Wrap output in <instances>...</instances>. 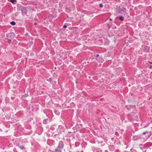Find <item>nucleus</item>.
<instances>
[{"label": "nucleus", "mask_w": 152, "mask_h": 152, "mask_svg": "<svg viewBox=\"0 0 152 152\" xmlns=\"http://www.w3.org/2000/svg\"><path fill=\"white\" fill-rule=\"evenodd\" d=\"M143 152H146V150H145L144 151H143Z\"/></svg>", "instance_id": "393cba45"}, {"label": "nucleus", "mask_w": 152, "mask_h": 152, "mask_svg": "<svg viewBox=\"0 0 152 152\" xmlns=\"http://www.w3.org/2000/svg\"><path fill=\"white\" fill-rule=\"evenodd\" d=\"M120 6H119L118 7H117L115 8V12L118 13H120L121 12V11L120 10Z\"/></svg>", "instance_id": "39448f33"}, {"label": "nucleus", "mask_w": 152, "mask_h": 152, "mask_svg": "<svg viewBox=\"0 0 152 152\" xmlns=\"http://www.w3.org/2000/svg\"><path fill=\"white\" fill-rule=\"evenodd\" d=\"M18 146L19 148H20L21 150H23L26 149V148L25 147L24 145H18Z\"/></svg>", "instance_id": "423d86ee"}, {"label": "nucleus", "mask_w": 152, "mask_h": 152, "mask_svg": "<svg viewBox=\"0 0 152 152\" xmlns=\"http://www.w3.org/2000/svg\"><path fill=\"white\" fill-rule=\"evenodd\" d=\"M62 128V126H58V130L59 129H61Z\"/></svg>", "instance_id": "a211bd4d"}, {"label": "nucleus", "mask_w": 152, "mask_h": 152, "mask_svg": "<svg viewBox=\"0 0 152 152\" xmlns=\"http://www.w3.org/2000/svg\"><path fill=\"white\" fill-rule=\"evenodd\" d=\"M37 23H34V25H37Z\"/></svg>", "instance_id": "b1692460"}, {"label": "nucleus", "mask_w": 152, "mask_h": 152, "mask_svg": "<svg viewBox=\"0 0 152 152\" xmlns=\"http://www.w3.org/2000/svg\"><path fill=\"white\" fill-rule=\"evenodd\" d=\"M9 1L11 2L12 3L15 4L16 3V0H8Z\"/></svg>", "instance_id": "1a4fd4ad"}, {"label": "nucleus", "mask_w": 152, "mask_h": 152, "mask_svg": "<svg viewBox=\"0 0 152 152\" xmlns=\"http://www.w3.org/2000/svg\"><path fill=\"white\" fill-rule=\"evenodd\" d=\"M11 42V40L10 39H8V43L9 44H10Z\"/></svg>", "instance_id": "4468645a"}, {"label": "nucleus", "mask_w": 152, "mask_h": 152, "mask_svg": "<svg viewBox=\"0 0 152 152\" xmlns=\"http://www.w3.org/2000/svg\"><path fill=\"white\" fill-rule=\"evenodd\" d=\"M99 7L100 8H102L103 7V4H99Z\"/></svg>", "instance_id": "dca6fc26"}, {"label": "nucleus", "mask_w": 152, "mask_h": 152, "mask_svg": "<svg viewBox=\"0 0 152 152\" xmlns=\"http://www.w3.org/2000/svg\"><path fill=\"white\" fill-rule=\"evenodd\" d=\"M140 136L138 135H134L132 137V139L134 140H136L137 139L140 138Z\"/></svg>", "instance_id": "20e7f679"}, {"label": "nucleus", "mask_w": 152, "mask_h": 152, "mask_svg": "<svg viewBox=\"0 0 152 152\" xmlns=\"http://www.w3.org/2000/svg\"><path fill=\"white\" fill-rule=\"evenodd\" d=\"M11 36H13V37H14V35H15V34H14V33H11Z\"/></svg>", "instance_id": "4be33fe9"}, {"label": "nucleus", "mask_w": 152, "mask_h": 152, "mask_svg": "<svg viewBox=\"0 0 152 152\" xmlns=\"http://www.w3.org/2000/svg\"><path fill=\"white\" fill-rule=\"evenodd\" d=\"M64 145V144L63 141L62 140L60 141L56 149V152H62L61 150L63 149Z\"/></svg>", "instance_id": "f257e3e1"}, {"label": "nucleus", "mask_w": 152, "mask_h": 152, "mask_svg": "<svg viewBox=\"0 0 152 152\" xmlns=\"http://www.w3.org/2000/svg\"><path fill=\"white\" fill-rule=\"evenodd\" d=\"M126 8L124 7H123L121 10V11H123L125 12H126Z\"/></svg>", "instance_id": "9d476101"}, {"label": "nucleus", "mask_w": 152, "mask_h": 152, "mask_svg": "<svg viewBox=\"0 0 152 152\" xmlns=\"http://www.w3.org/2000/svg\"><path fill=\"white\" fill-rule=\"evenodd\" d=\"M119 19L121 21H123L124 20V17L122 16H120L119 17Z\"/></svg>", "instance_id": "9b49d317"}, {"label": "nucleus", "mask_w": 152, "mask_h": 152, "mask_svg": "<svg viewBox=\"0 0 152 152\" xmlns=\"http://www.w3.org/2000/svg\"><path fill=\"white\" fill-rule=\"evenodd\" d=\"M1 103V100H0V103Z\"/></svg>", "instance_id": "a878e982"}, {"label": "nucleus", "mask_w": 152, "mask_h": 152, "mask_svg": "<svg viewBox=\"0 0 152 152\" xmlns=\"http://www.w3.org/2000/svg\"><path fill=\"white\" fill-rule=\"evenodd\" d=\"M76 83H77V81H76Z\"/></svg>", "instance_id": "bb28decb"}, {"label": "nucleus", "mask_w": 152, "mask_h": 152, "mask_svg": "<svg viewBox=\"0 0 152 152\" xmlns=\"http://www.w3.org/2000/svg\"><path fill=\"white\" fill-rule=\"evenodd\" d=\"M67 27V26L66 25H64L63 26V27L64 28H66Z\"/></svg>", "instance_id": "aec40b11"}, {"label": "nucleus", "mask_w": 152, "mask_h": 152, "mask_svg": "<svg viewBox=\"0 0 152 152\" xmlns=\"http://www.w3.org/2000/svg\"><path fill=\"white\" fill-rule=\"evenodd\" d=\"M12 39H13V38H12Z\"/></svg>", "instance_id": "c756f323"}, {"label": "nucleus", "mask_w": 152, "mask_h": 152, "mask_svg": "<svg viewBox=\"0 0 152 152\" xmlns=\"http://www.w3.org/2000/svg\"><path fill=\"white\" fill-rule=\"evenodd\" d=\"M27 96H28V95L27 94H24V95H22V97L23 98L24 97Z\"/></svg>", "instance_id": "f3484780"}, {"label": "nucleus", "mask_w": 152, "mask_h": 152, "mask_svg": "<svg viewBox=\"0 0 152 152\" xmlns=\"http://www.w3.org/2000/svg\"><path fill=\"white\" fill-rule=\"evenodd\" d=\"M146 133H147L148 134L149 133H148V131L143 132L142 133V134L143 135H144V134H146Z\"/></svg>", "instance_id": "ddd939ff"}, {"label": "nucleus", "mask_w": 152, "mask_h": 152, "mask_svg": "<svg viewBox=\"0 0 152 152\" xmlns=\"http://www.w3.org/2000/svg\"><path fill=\"white\" fill-rule=\"evenodd\" d=\"M107 25V27L109 29L110 28V25L109 24H108Z\"/></svg>", "instance_id": "412c9836"}, {"label": "nucleus", "mask_w": 152, "mask_h": 152, "mask_svg": "<svg viewBox=\"0 0 152 152\" xmlns=\"http://www.w3.org/2000/svg\"><path fill=\"white\" fill-rule=\"evenodd\" d=\"M49 120L48 119H44L43 121V123L44 124H47L48 123V121Z\"/></svg>", "instance_id": "0eeeda50"}, {"label": "nucleus", "mask_w": 152, "mask_h": 152, "mask_svg": "<svg viewBox=\"0 0 152 152\" xmlns=\"http://www.w3.org/2000/svg\"><path fill=\"white\" fill-rule=\"evenodd\" d=\"M152 68V66L151 65L149 67V69H151Z\"/></svg>", "instance_id": "5701e85b"}, {"label": "nucleus", "mask_w": 152, "mask_h": 152, "mask_svg": "<svg viewBox=\"0 0 152 152\" xmlns=\"http://www.w3.org/2000/svg\"><path fill=\"white\" fill-rule=\"evenodd\" d=\"M81 152H83V151H81Z\"/></svg>", "instance_id": "7c9ffc66"}, {"label": "nucleus", "mask_w": 152, "mask_h": 152, "mask_svg": "<svg viewBox=\"0 0 152 152\" xmlns=\"http://www.w3.org/2000/svg\"><path fill=\"white\" fill-rule=\"evenodd\" d=\"M10 24L13 25V26H14V25H15V21H12L10 22Z\"/></svg>", "instance_id": "f8f14e48"}, {"label": "nucleus", "mask_w": 152, "mask_h": 152, "mask_svg": "<svg viewBox=\"0 0 152 152\" xmlns=\"http://www.w3.org/2000/svg\"><path fill=\"white\" fill-rule=\"evenodd\" d=\"M110 20H112V19H111V18H110Z\"/></svg>", "instance_id": "cd10ccee"}, {"label": "nucleus", "mask_w": 152, "mask_h": 152, "mask_svg": "<svg viewBox=\"0 0 152 152\" xmlns=\"http://www.w3.org/2000/svg\"><path fill=\"white\" fill-rule=\"evenodd\" d=\"M52 80V79L51 78H50L49 79L47 80V81L51 82Z\"/></svg>", "instance_id": "2eb2a0df"}, {"label": "nucleus", "mask_w": 152, "mask_h": 152, "mask_svg": "<svg viewBox=\"0 0 152 152\" xmlns=\"http://www.w3.org/2000/svg\"><path fill=\"white\" fill-rule=\"evenodd\" d=\"M150 47L148 46L145 45H142V49L143 51L144 52L149 53V52Z\"/></svg>", "instance_id": "f03ea898"}, {"label": "nucleus", "mask_w": 152, "mask_h": 152, "mask_svg": "<svg viewBox=\"0 0 152 152\" xmlns=\"http://www.w3.org/2000/svg\"><path fill=\"white\" fill-rule=\"evenodd\" d=\"M99 56V54H97L96 56V59L97 60V58H98V57Z\"/></svg>", "instance_id": "6ab92c4d"}, {"label": "nucleus", "mask_w": 152, "mask_h": 152, "mask_svg": "<svg viewBox=\"0 0 152 152\" xmlns=\"http://www.w3.org/2000/svg\"><path fill=\"white\" fill-rule=\"evenodd\" d=\"M110 43V41L108 39H106L105 40L104 42V43L105 45H108Z\"/></svg>", "instance_id": "6e6552de"}, {"label": "nucleus", "mask_w": 152, "mask_h": 152, "mask_svg": "<svg viewBox=\"0 0 152 152\" xmlns=\"http://www.w3.org/2000/svg\"><path fill=\"white\" fill-rule=\"evenodd\" d=\"M69 132V133H72V132Z\"/></svg>", "instance_id": "c85d7f7f"}, {"label": "nucleus", "mask_w": 152, "mask_h": 152, "mask_svg": "<svg viewBox=\"0 0 152 152\" xmlns=\"http://www.w3.org/2000/svg\"><path fill=\"white\" fill-rule=\"evenodd\" d=\"M92 150L94 152H102V150L100 148H93Z\"/></svg>", "instance_id": "7ed1b4c3"}]
</instances>
